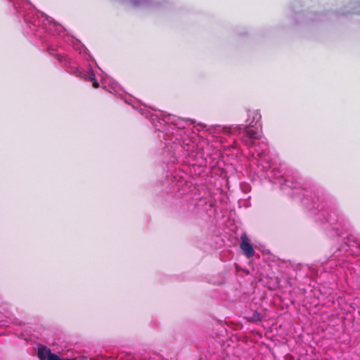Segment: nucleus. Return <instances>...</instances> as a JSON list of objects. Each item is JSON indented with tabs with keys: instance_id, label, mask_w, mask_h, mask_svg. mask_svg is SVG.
<instances>
[{
	"instance_id": "f257e3e1",
	"label": "nucleus",
	"mask_w": 360,
	"mask_h": 360,
	"mask_svg": "<svg viewBox=\"0 0 360 360\" xmlns=\"http://www.w3.org/2000/svg\"><path fill=\"white\" fill-rule=\"evenodd\" d=\"M40 360H75L74 359H61L58 355L51 352V349L44 346H39L37 352Z\"/></svg>"
},
{
	"instance_id": "f03ea898",
	"label": "nucleus",
	"mask_w": 360,
	"mask_h": 360,
	"mask_svg": "<svg viewBox=\"0 0 360 360\" xmlns=\"http://www.w3.org/2000/svg\"><path fill=\"white\" fill-rule=\"evenodd\" d=\"M240 248L248 257H252L255 254V250L250 244V240L245 233L241 236Z\"/></svg>"
},
{
	"instance_id": "7ed1b4c3",
	"label": "nucleus",
	"mask_w": 360,
	"mask_h": 360,
	"mask_svg": "<svg viewBox=\"0 0 360 360\" xmlns=\"http://www.w3.org/2000/svg\"><path fill=\"white\" fill-rule=\"evenodd\" d=\"M260 124H246L245 131L247 136L250 139H258L260 136Z\"/></svg>"
},
{
	"instance_id": "20e7f679",
	"label": "nucleus",
	"mask_w": 360,
	"mask_h": 360,
	"mask_svg": "<svg viewBox=\"0 0 360 360\" xmlns=\"http://www.w3.org/2000/svg\"><path fill=\"white\" fill-rule=\"evenodd\" d=\"M261 119V115L257 110H250L248 112L246 124H259V121Z\"/></svg>"
},
{
	"instance_id": "39448f33",
	"label": "nucleus",
	"mask_w": 360,
	"mask_h": 360,
	"mask_svg": "<svg viewBox=\"0 0 360 360\" xmlns=\"http://www.w3.org/2000/svg\"><path fill=\"white\" fill-rule=\"evenodd\" d=\"M87 79L93 82V86L95 88H97L98 86V84L96 78V75L93 72H89Z\"/></svg>"
},
{
	"instance_id": "423d86ee",
	"label": "nucleus",
	"mask_w": 360,
	"mask_h": 360,
	"mask_svg": "<svg viewBox=\"0 0 360 360\" xmlns=\"http://www.w3.org/2000/svg\"><path fill=\"white\" fill-rule=\"evenodd\" d=\"M248 320L251 322H258L261 321L260 314L257 311H255L251 316L248 318Z\"/></svg>"
}]
</instances>
